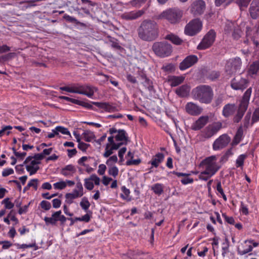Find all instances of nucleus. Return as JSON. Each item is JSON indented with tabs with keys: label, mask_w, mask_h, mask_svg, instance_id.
<instances>
[{
	"label": "nucleus",
	"mask_w": 259,
	"mask_h": 259,
	"mask_svg": "<svg viewBox=\"0 0 259 259\" xmlns=\"http://www.w3.org/2000/svg\"><path fill=\"white\" fill-rule=\"evenodd\" d=\"M139 37L146 41L155 40L159 36V25L154 20L147 19L142 22L138 28Z\"/></svg>",
	"instance_id": "f257e3e1"
},
{
	"label": "nucleus",
	"mask_w": 259,
	"mask_h": 259,
	"mask_svg": "<svg viewBox=\"0 0 259 259\" xmlns=\"http://www.w3.org/2000/svg\"><path fill=\"white\" fill-rule=\"evenodd\" d=\"M198 167L203 169L200 172L198 178L205 181L213 176L221 168V166L217 162V157L215 155L204 158L199 164Z\"/></svg>",
	"instance_id": "f03ea898"
},
{
	"label": "nucleus",
	"mask_w": 259,
	"mask_h": 259,
	"mask_svg": "<svg viewBox=\"0 0 259 259\" xmlns=\"http://www.w3.org/2000/svg\"><path fill=\"white\" fill-rule=\"evenodd\" d=\"M193 98L200 103L208 104L213 99V92L212 88L207 85H200L192 92Z\"/></svg>",
	"instance_id": "7ed1b4c3"
},
{
	"label": "nucleus",
	"mask_w": 259,
	"mask_h": 259,
	"mask_svg": "<svg viewBox=\"0 0 259 259\" xmlns=\"http://www.w3.org/2000/svg\"><path fill=\"white\" fill-rule=\"evenodd\" d=\"M251 93L252 89L249 88L244 93L239 105L237 113L233 118L234 122L238 123L242 118L248 108Z\"/></svg>",
	"instance_id": "20e7f679"
},
{
	"label": "nucleus",
	"mask_w": 259,
	"mask_h": 259,
	"mask_svg": "<svg viewBox=\"0 0 259 259\" xmlns=\"http://www.w3.org/2000/svg\"><path fill=\"white\" fill-rule=\"evenodd\" d=\"M155 55L160 57H165L170 55L172 47L166 41H159L154 42L152 47Z\"/></svg>",
	"instance_id": "39448f33"
},
{
	"label": "nucleus",
	"mask_w": 259,
	"mask_h": 259,
	"mask_svg": "<svg viewBox=\"0 0 259 259\" xmlns=\"http://www.w3.org/2000/svg\"><path fill=\"white\" fill-rule=\"evenodd\" d=\"M182 16V11L178 8H173L163 12L160 18L166 19L171 24H176L180 21Z\"/></svg>",
	"instance_id": "423d86ee"
},
{
	"label": "nucleus",
	"mask_w": 259,
	"mask_h": 259,
	"mask_svg": "<svg viewBox=\"0 0 259 259\" xmlns=\"http://www.w3.org/2000/svg\"><path fill=\"white\" fill-rule=\"evenodd\" d=\"M216 37L215 31L211 29L203 37L197 47L198 50H204L210 48L214 43Z\"/></svg>",
	"instance_id": "0eeeda50"
},
{
	"label": "nucleus",
	"mask_w": 259,
	"mask_h": 259,
	"mask_svg": "<svg viewBox=\"0 0 259 259\" xmlns=\"http://www.w3.org/2000/svg\"><path fill=\"white\" fill-rule=\"evenodd\" d=\"M44 220L47 225H51L55 226L57 222L59 221L61 225L64 226L67 221V218L62 214L61 210H59L54 212L51 217H45Z\"/></svg>",
	"instance_id": "6e6552de"
},
{
	"label": "nucleus",
	"mask_w": 259,
	"mask_h": 259,
	"mask_svg": "<svg viewBox=\"0 0 259 259\" xmlns=\"http://www.w3.org/2000/svg\"><path fill=\"white\" fill-rule=\"evenodd\" d=\"M202 23L198 19H193L186 25L185 33L189 36H193L198 33L201 29Z\"/></svg>",
	"instance_id": "1a4fd4ad"
},
{
	"label": "nucleus",
	"mask_w": 259,
	"mask_h": 259,
	"mask_svg": "<svg viewBox=\"0 0 259 259\" xmlns=\"http://www.w3.org/2000/svg\"><path fill=\"white\" fill-rule=\"evenodd\" d=\"M250 17L253 19H258V21L255 25V33H258L259 31V0H253L249 9Z\"/></svg>",
	"instance_id": "9d476101"
},
{
	"label": "nucleus",
	"mask_w": 259,
	"mask_h": 259,
	"mask_svg": "<svg viewBox=\"0 0 259 259\" xmlns=\"http://www.w3.org/2000/svg\"><path fill=\"white\" fill-rule=\"evenodd\" d=\"M248 80L240 76H237L231 81V86L235 90H243L247 87Z\"/></svg>",
	"instance_id": "9b49d317"
},
{
	"label": "nucleus",
	"mask_w": 259,
	"mask_h": 259,
	"mask_svg": "<svg viewBox=\"0 0 259 259\" xmlns=\"http://www.w3.org/2000/svg\"><path fill=\"white\" fill-rule=\"evenodd\" d=\"M205 9V3L203 0H195L191 5V12L194 16L202 14Z\"/></svg>",
	"instance_id": "f8f14e48"
},
{
	"label": "nucleus",
	"mask_w": 259,
	"mask_h": 259,
	"mask_svg": "<svg viewBox=\"0 0 259 259\" xmlns=\"http://www.w3.org/2000/svg\"><path fill=\"white\" fill-rule=\"evenodd\" d=\"M231 141V138L226 134H223L219 137L213 144V149L214 150L222 149L226 147Z\"/></svg>",
	"instance_id": "ddd939ff"
},
{
	"label": "nucleus",
	"mask_w": 259,
	"mask_h": 259,
	"mask_svg": "<svg viewBox=\"0 0 259 259\" xmlns=\"http://www.w3.org/2000/svg\"><path fill=\"white\" fill-rule=\"evenodd\" d=\"M203 108L196 103L188 102L185 106L186 112L192 116H198L203 112Z\"/></svg>",
	"instance_id": "4468645a"
},
{
	"label": "nucleus",
	"mask_w": 259,
	"mask_h": 259,
	"mask_svg": "<svg viewBox=\"0 0 259 259\" xmlns=\"http://www.w3.org/2000/svg\"><path fill=\"white\" fill-rule=\"evenodd\" d=\"M198 61V58L197 56L195 55L188 56L180 63L179 68L181 70H185L194 65Z\"/></svg>",
	"instance_id": "2eb2a0df"
},
{
	"label": "nucleus",
	"mask_w": 259,
	"mask_h": 259,
	"mask_svg": "<svg viewBox=\"0 0 259 259\" xmlns=\"http://www.w3.org/2000/svg\"><path fill=\"white\" fill-rule=\"evenodd\" d=\"M93 87L87 85H79L77 84L74 85L75 93L86 95L89 97H92L94 94V91Z\"/></svg>",
	"instance_id": "dca6fc26"
},
{
	"label": "nucleus",
	"mask_w": 259,
	"mask_h": 259,
	"mask_svg": "<svg viewBox=\"0 0 259 259\" xmlns=\"http://www.w3.org/2000/svg\"><path fill=\"white\" fill-rule=\"evenodd\" d=\"M63 4H65L70 11H76L77 13L82 15V13L79 12L80 6L81 4V0H62Z\"/></svg>",
	"instance_id": "f3484780"
},
{
	"label": "nucleus",
	"mask_w": 259,
	"mask_h": 259,
	"mask_svg": "<svg viewBox=\"0 0 259 259\" xmlns=\"http://www.w3.org/2000/svg\"><path fill=\"white\" fill-rule=\"evenodd\" d=\"M144 13L142 10L125 12L121 15L122 19L126 20H133L142 16Z\"/></svg>",
	"instance_id": "a211bd4d"
},
{
	"label": "nucleus",
	"mask_w": 259,
	"mask_h": 259,
	"mask_svg": "<svg viewBox=\"0 0 259 259\" xmlns=\"http://www.w3.org/2000/svg\"><path fill=\"white\" fill-rule=\"evenodd\" d=\"M164 158V155L162 153H158L155 155L153 156L151 159V160L148 162V164H151L152 165V167L150 168V171L151 169L153 167L157 168L159 164L163 161Z\"/></svg>",
	"instance_id": "6ab92c4d"
},
{
	"label": "nucleus",
	"mask_w": 259,
	"mask_h": 259,
	"mask_svg": "<svg viewBox=\"0 0 259 259\" xmlns=\"http://www.w3.org/2000/svg\"><path fill=\"white\" fill-rule=\"evenodd\" d=\"M80 3L81 5L79 7V12H81V11H82L85 14L90 15L91 13L90 9L91 7L94 6L96 4L89 0H81Z\"/></svg>",
	"instance_id": "aec40b11"
},
{
	"label": "nucleus",
	"mask_w": 259,
	"mask_h": 259,
	"mask_svg": "<svg viewBox=\"0 0 259 259\" xmlns=\"http://www.w3.org/2000/svg\"><path fill=\"white\" fill-rule=\"evenodd\" d=\"M209 117L207 115L200 116L194 123L192 130H200L208 122Z\"/></svg>",
	"instance_id": "412c9836"
},
{
	"label": "nucleus",
	"mask_w": 259,
	"mask_h": 259,
	"mask_svg": "<svg viewBox=\"0 0 259 259\" xmlns=\"http://www.w3.org/2000/svg\"><path fill=\"white\" fill-rule=\"evenodd\" d=\"M236 110L235 104H227L225 105L222 111V114L225 117L232 115Z\"/></svg>",
	"instance_id": "4be33fe9"
},
{
	"label": "nucleus",
	"mask_w": 259,
	"mask_h": 259,
	"mask_svg": "<svg viewBox=\"0 0 259 259\" xmlns=\"http://www.w3.org/2000/svg\"><path fill=\"white\" fill-rule=\"evenodd\" d=\"M139 75L140 76L141 79L144 80L142 82L143 84L150 91H154V87L153 85L152 81L148 78L146 74L143 72L139 71Z\"/></svg>",
	"instance_id": "5701e85b"
},
{
	"label": "nucleus",
	"mask_w": 259,
	"mask_h": 259,
	"mask_svg": "<svg viewBox=\"0 0 259 259\" xmlns=\"http://www.w3.org/2000/svg\"><path fill=\"white\" fill-rule=\"evenodd\" d=\"M93 105H96L98 107L105 110L106 111L112 112L116 110L115 107H113L109 103L107 102H91Z\"/></svg>",
	"instance_id": "b1692460"
},
{
	"label": "nucleus",
	"mask_w": 259,
	"mask_h": 259,
	"mask_svg": "<svg viewBox=\"0 0 259 259\" xmlns=\"http://www.w3.org/2000/svg\"><path fill=\"white\" fill-rule=\"evenodd\" d=\"M171 173L176 175L178 177H185V178L182 179L181 180V182L183 185H187L188 184H192L194 182V180L192 178H188V177L190 175V174L177 172L176 171H173L172 172H171Z\"/></svg>",
	"instance_id": "393cba45"
},
{
	"label": "nucleus",
	"mask_w": 259,
	"mask_h": 259,
	"mask_svg": "<svg viewBox=\"0 0 259 259\" xmlns=\"http://www.w3.org/2000/svg\"><path fill=\"white\" fill-rule=\"evenodd\" d=\"M190 89L187 84L182 85L176 90V93L180 97H185L189 93Z\"/></svg>",
	"instance_id": "a878e982"
},
{
	"label": "nucleus",
	"mask_w": 259,
	"mask_h": 259,
	"mask_svg": "<svg viewBox=\"0 0 259 259\" xmlns=\"http://www.w3.org/2000/svg\"><path fill=\"white\" fill-rule=\"evenodd\" d=\"M76 169L74 165L69 164L65 166L61 170V174L65 177H71L75 172Z\"/></svg>",
	"instance_id": "bb28decb"
},
{
	"label": "nucleus",
	"mask_w": 259,
	"mask_h": 259,
	"mask_svg": "<svg viewBox=\"0 0 259 259\" xmlns=\"http://www.w3.org/2000/svg\"><path fill=\"white\" fill-rule=\"evenodd\" d=\"M110 133L112 135L118 132L117 134L116 135L115 138L117 141H124L127 142L128 141V137L126 136L125 131H109Z\"/></svg>",
	"instance_id": "cd10ccee"
},
{
	"label": "nucleus",
	"mask_w": 259,
	"mask_h": 259,
	"mask_svg": "<svg viewBox=\"0 0 259 259\" xmlns=\"http://www.w3.org/2000/svg\"><path fill=\"white\" fill-rule=\"evenodd\" d=\"M122 193L120 194V197L124 200L126 201H131L132 200V197L130 196L131 191L125 186H123L121 188Z\"/></svg>",
	"instance_id": "c85d7f7f"
},
{
	"label": "nucleus",
	"mask_w": 259,
	"mask_h": 259,
	"mask_svg": "<svg viewBox=\"0 0 259 259\" xmlns=\"http://www.w3.org/2000/svg\"><path fill=\"white\" fill-rule=\"evenodd\" d=\"M151 189L155 194L160 196L163 192L164 186L161 183H156L152 186Z\"/></svg>",
	"instance_id": "c756f323"
},
{
	"label": "nucleus",
	"mask_w": 259,
	"mask_h": 259,
	"mask_svg": "<svg viewBox=\"0 0 259 259\" xmlns=\"http://www.w3.org/2000/svg\"><path fill=\"white\" fill-rule=\"evenodd\" d=\"M165 39L169 40L176 45H180L183 42V40L174 34H169L165 36Z\"/></svg>",
	"instance_id": "7c9ffc66"
},
{
	"label": "nucleus",
	"mask_w": 259,
	"mask_h": 259,
	"mask_svg": "<svg viewBox=\"0 0 259 259\" xmlns=\"http://www.w3.org/2000/svg\"><path fill=\"white\" fill-rule=\"evenodd\" d=\"M185 79V77L182 76H173L169 79L170 82L171 86L176 87L181 83H182Z\"/></svg>",
	"instance_id": "2f4dec72"
},
{
	"label": "nucleus",
	"mask_w": 259,
	"mask_h": 259,
	"mask_svg": "<svg viewBox=\"0 0 259 259\" xmlns=\"http://www.w3.org/2000/svg\"><path fill=\"white\" fill-rule=\"evenodd\" d=\"M237 26V24L235 22L227 21L224 28L225 33L227 34L230 33L232 31H233Z\"/></svg>",
	"instance_id": "473e14b6"
},
{
	"label": "nucleus",
	"mask_w": 259,
	"mask_h": 259,
	"mask_svg": "<svg viewBox=\"0 0 259 259\" xmlns=\"http://www.w3.org/2000/svg\"><path fill=\"white\" fill-rule=\"evenodd\" d=\"M247 155L245 154L240 155L236 160L235 166L237 168H242L244 165V160L247 158Z\"/></svg>",
	"instance_id": "72a5a7b5"
},
{
	"label": "nucleus",
	"mask_w": 259,
	"mask_h": 259,
	"mask_svg": "<svg viewBox=\"0 0 259 259\" xmlns=\"http://www.w3.org/2000/svg\"><path fill=\"white\" fill-rule=\"evenodd\" d=\"M108 41L111 44V47L116 50H121L123 48L119 45L118 40L110 36H108Z\"/></svg>",
	"instance_id": "f704fd0d"
},
{
	"label": "nucleus",
	"mask_w": 259,
	"mask_h": 259,
	"mask_svg": "<svg viewBox=\"0 0 259 259\" xmlns=\"http://www.w3.org/2000/svg\"><path fill=\"white\" fill-rule=\"evenodd\" d=\"M80 206L81 208L85 212H88L89 210V209L91 206V204L88 200V198L83 197L81 201L80 202Z\"/></svg>",
	"instance_id": "c9c22d12"
},
{
	"label": "nucleus",
	"mask_w": 259,
	"mask_h": 259,
	"mask_svg": "<svg viewBox=\"0 0 259 259\" xmlns=\"http://www.w3.org/2000/svg\"><path fill=\"white\" fill-rule=\"evenodd\" d=\"M259 70V60L255 61L249 67V72L250 74H256Z\"/></svg>",
	"instance_id": "e433bc0d"
},
{
	"label": "nucleus",
	"mask_w": 259,
	"mask_h": 259,
	"mask_svg": "<svg viewBox=\"0 0 259 259\" xmlns=\"http://www.w3.org/2000/svg\"><path fill=\"white\" fill-rule=\"evenodd\" d=\"M253 249L252 245H246L243 247V249H241L240 247L237 248V253L240 255H243L251 252Z\"/></svg>",
	"instance_id": "4c0bfd02"
},
{
	"label": "nucleus",
	"mask_w": 259,
	"mask_h": 259,
	"mask_svg": "<svg viewBox=\"0 0 259 259\" xmlns=\"http://www.w3.org/2000/svg\"><path fill=\"white\" fill-rule=\"evenodd\" d=\"M242 65V62L240 58L237 57L234 58L231 62L232 68L235 70L240 69Z\"/></svg>",
	"instance_id": "58836bf2"
},
{
	"label": "nucleus",
	"mask_w": 259,
	"mask_h": 259,
	"mask_svg": "<svg viewBox=\"0 0 259 259\" xmlns=\"http://www.w3.org/2000/svg\"><path fill=\"white\" fill-rule=\"evenodd\" d=\"M243 136V131H237L232 142L233 145L239 144L242 140Z\"/></svg>",
	"instance_id": "ea45409f"
},
{
	"label": "nucleus",
	"mask_w": 259,
	"mask_h": 259,
	"mask_svg": "<svg viewBox=\"0 0 259 259\" xmlns=\"http://www.w3.org/2000/svg\"><path fill=\"white\" fill-rule=\"evenodd\" d=\"M251 0H235V3L238 6L240 10L246 8Z\"/></svg>",
	"instance_id": "a19ab883"
},
{
	"label": "nucleus",
	"mask_w": 259,
	"mask_h": 259,
	"mask_svg": "<svg viewBox=\"0 0 259 259\" xmlns=\"http://www.w3.org/2000/svg\"><path fill=\"white\" fill-rule=\"evenodd\" d=\"M210 127L211 130H220L226 127V123L221 121L214 122L212 123Z\"/></svg>",
	"instance_id": "79ce46f5"
},
{
	"label": "nucleus",
	"mask_w": 259,
	"mask_h": 259,
	"mask_svg": "<svg viewBox=\"0 0 259 259\" xmlns=\"http://www.w3.org/2000/svg\"><path fill=\"white\" fill-rule=\"evenodd\" d=\"M108 172L110 176L116 178L118 175L119 170L115 165L109 166Z\"/></svg>",
	"instance_id": "37998d69"
},
{
	"label": "nucleus",
	"mask_w": 259,
	"mask_h": 259,
	"mask_svg": "<svg viewBox=\"0 0 259 259\" xmlns=\"http://www.w3.org/2000/svg\"><path fill=\"white\" fill-rule=\"evenodd\" d=\"M242 34V31L240 29V27L237 25L233 30L232 35L234 39L237 40L241 36Z\"/></svg>",
	"instance_id": "c03bdc74"
},
{
	"label": "nucleus",
	"mask_w": 259,
	"mask_h": 259,
	"mask_svg": "<svg viewBox=\"0 0 259 259\" xmlns=\"http://www.w3.org/2000/svg\"><path fill=\"white\" fill-rule=\"evenodd\" d=\"M251 28L249 27H246V37H250L251 38V40L253 41V44L255 46V47H257L259 46V42L255 40L254 36H251Z\"/></svg>",
	"instance_id": "a18cd8bd"
},
{
	"label": "nucleus",
	"mask_w": 259,
	"mask_h": 259,
	"mask_svg": "<svg viewBox=\"0 0 259 259\" xmlns=\"http://www.w3.org/2000/svg\"><path fill=\"white\" fill-rule=\"evenodd\" d=\"M92 212L91 211H89L85 214L82 216L81 217H78V219L76 220H78V221L84 222L85 223H88L90 221L91 219L92 218Z\"/></svg>",
	"instance_id": "49530a36"
},
{
	"label": "nucleus",
	"mask_w": 259,
	"mask_h": 259,
	"mask_svg": "<svg viewBox=\"0 0 259 259\" xmlns=\"http://www.w3.org/2000/svg\"><path fill=\"white\" fill-rule=\"evenodd\" d=\"M161 69L166 73H171L175 71V67L173 64L169 63L163 65Z\"/></svg>",
	"instance_id": "de8ad7c7"
},
{
	"label": "nucleus",
	"mask_w": 259,
	"mask_h": 259,
	"mask_svg": "<svg viewBox=\"0 0 259 259\" xmlns=\"http://www.w3.org/2000/svg\"><path fill=\"white\" fill-rule=\"evenodd\" d=\"M10 199L8 197L5 198L2 201V204L5 205V209H10L14 206V203L10 201Z\"/></svg>",
	"instance_id": "09e8293b"
},
{
	"label": "nucleus",
	"mask_w": 259,
	"mask_h": 259,
	"mask_svg": "<svg viewBox=\"0 0 259 259\" xmlns=\"http://www.w3.org/2000/svg\"><path fill=\"white\" fill-rule=\"evenodd\" d=\"M218 131H201V136L205 139L209 138Z\"/></svg>",
	"instance_id": "8fccbe9b"
},
{
	"label": "nucleus",
	"mask_w": 259,
	"mask_h": 259,
	"mask_svg": "<svg viewBox=\"0 0 259 259\" xmlns=\"http://www.w3.org/2000/svg\"><path fill=\"white\" fill-rule=\"evenodd\" d=\"M26 169L27 171L29 172L30 176H32L36 173L37 170L39 169V166H33V165H26Z\"/></svg>",
	"instance_id": "3c124183"
},
{
	"label": "nucleus",
	"mask_w": 259,
	"mask_h": 259,
	"mask_svg": "<svg viewBox=\"0 0 259 259\" xmlns=\"http://www.w3.org/2000/svg\"><path fill=\"white\" fill-rule=\"evenodd\" d=\"M63 18L68 22L74 23L76 24H79V22L75 18L70 16L68 15L65 14L63 16Z\"/></svg>",
	"instance_id": "603ef678"
},
{
	"label": "nucleus",
	"mask_w": 259,
	"mask_h": 259,
	"mask_svg": "<svg viewBox=\"0 0 259 259\" xmlns=\"http://www.w3.org/2000/svg\"><path fill=\"white\" fill-rule=\"evenodd\" d=\"M76 104L80 106H81L83 107H85L87 109H93V107L91 104L88 102H85L82 101H80L78 100H77V101L76 102Z\"/></svg>",
	"instance_id": "864d4df0"
},
{
	"label": "nucleus",
	"mask_w": 259,
	"mask_h": 259,
	"mask_svg": "<svg viewBox=\"0 0 259 259\" xmlns=\"http://www.w3.org/2000/svg\"><path fill=\"white\" fill-rule=\"evenodd\" d=\"M118 158L116 155L110 156L109 159L106 161V164L108 166H112L113 163L117 162Z\"/></svg>",
	"instance_id": "5fc2aeb1"
},
{
	"label": "nucleus",
	"mask_w": 259,
	"mask_h": 259,
	"mask_svg": "<svg viewBox=\"0 0 259 259\" xmlns=\"http://www.w3.org/2000/svg\"><path fill=\"white\" fill-rule=\"evenodd\" d=\"M38 180L37 179H31L28 183L29 187H33L34 190H37Z\"/></svg>",
	"instance_id": "6e6d98bb"
},
{
	"label": "nucleus",
	"mask_w": 259,
	"mask_h": 259,
	"mask_svg": "<svg viewBox=\"0 0 259 259\" xmlns=\"http://www.w3.org/2000/svg\"><path fill=\"white\" fill-rule=\"evenodd\" d=\"M40 206L45 210H48L51 208V203L46 200H42L40 203Z\"/></svg>",
	"instance_id": "4d7b16f0"
},
{
	"label": "nucleus",
	"mask_w": 259,
	"mask_h": 259,
	"mask_svg": "<svg viewBox=\"0 0 259 259\" xmlns=\"http://www.w3.org/2000/svg\"><path fill=\"white\" fill-rule=\"evenodd\" d=\"M54 187L56 189L62 190L66 187L65 182L61 181L54 184Z\"/></svg>",
	"instance_id": "13d9d810"
},
{
	"label": "nucleus",
	"mask_w": 259,
	"mask_h": 259,
	"mask_svg": "<svg viewBox=\"0 0 259 259\" xmlns=\"http://www.w3.org/2000/svg\"><path fill=\"white\" fill-rule=\"evenodd\" d=\"M220 73L218 71H212L208 75V78L213 81L220 76Z\"/></svg>",
	"instance_id": "bf43d9fd"
},
{
	"label": "nucleus",
	"mask_w": 259,
	"mask_h": 259,
	"mask_svg": "<svg viewBox=\"0 0 259 259\" xmlns=\"http://www.w3.org/2000/svg\"><path fill=\"white\" fill-rule=\"evenodd\" d=\"M222 217L225 221L228 224L231 225H234L235 220L232 217H228L226 213H223Z\"/></svg>",
	"instance_id": "052dcab7"
},
{
	"label": "nucleus",
	"mask_w": 259,
	"mask_h": 259,
	"mask_svg": "<svg viewBox=\"0 0 259 259\" xmlns=\"http://www.w3.org/2000/svg\"><path fill=\"white\" fill-rule=\"evenodd\" d=\"M84 187L89 190H92L93 189L94 187V184L93 182L91 181L90 179L85 180Z\"/></svg>",
	"instance_id": "680f3d73"
},
{
	"label": "nucleus",
	"mask_w": 259,
	"mask_h": 259,
	"mask_svg": "<svg viewBox=\"0 0 259 259\" xmlns=\"http://www.w3.org/2000/svg\"><path fill=\"white\" fill-rule=\"evenodd\" d=\"M251 117V112H248L246 114L243 122H244V127L247 128L249 124V121Z\"/></svg>",
	"instance_id": "e2e57ef3"
},
{
	"label": "nucleus",
	"mask_w": 259,
	"mask_h": 259,
	"mask_svg": "<svg viewBox=\"0 0 259 259\" xmlns=\"http://www.w3.org/2000/svg\"><path fill=\"white\" fill-rule=\"evenodd\" d=\"M0 244H2V249H7L11 247L13 244L9 241L5 240V241H0Z\"/></svg>",
	"instance_id": "0e129e2a"
},
{
	"label": "nucleus",
	"mask_w": 259,
	"mask_h": 259,
	"mask_svg": "<svg viewBox=\"0 0 259 259\" xmlns=\"http://www.w3.org/2000/svg\"><path fill=\"white\" fill-rule=\"evenodd\" d=\"M240 211L244 215H248L249 213L248 209L246 205H245L242 201L241 202V206Z\"/></svg>",
	"instance_id": "69168bd1"
},
{
	"label": "nucleus",
	"mask_w": 259,
	"mask_h": 259,
	"mask_svg": "<svg viewBox=\"0 0 259 259\" xmlns=\"http://www.w3.org/2000/svg\"><path fill=\"white\" fill-rule=\"evenodd\" d=\"M14 171L12 168H5L2 171V176L4 177H6L9 175H11L14 174Z\"/></svg>",
	"instance_id": "338daca9"
},
{
	"label": "nucleus",
	"mask_w": 259,
	"mask_h": 259,
	"mask_svg": "<svg viewBox=\"0 0 259 259\" xmlns=\"http://www.w3.org/2000/svg\"><path fill=\"white\" fill-rule=\"evenodd\" d=\"M252 120L253 122H256L259 120V108H256L254 111Z\"/></svg>",
	"instance_id": "774afa93"
}]
</instances>
